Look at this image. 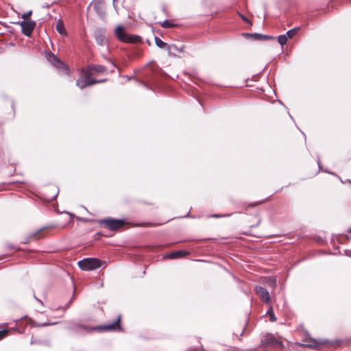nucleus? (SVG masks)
<instances>
[{
  "mask_svg": "<svg viewBox=\"0 0 351 351\" xmlns=\"http://www.w3.org/2000/svg\"><path fill=\"white\" fill-rule=\"evenodd\" d=\"M297 32H298V29L294 28V29L289 30L285 35L287 36V38H291L296 34Z\"/></svg>",
  "mask_w": 351,
  "mask_h": 351,
  "instance_id": "obj_16",
  "label": "nucleus"
},
{
  "mask_svg": "<svg viewBox=\"0 0 351 351\" xmlns=\"http://www.w3.org/2000/svg\"><path fill=\"white\" fill-rule=\"evenodd\" d=\"M267 314L269 315V317H270V320L271 322H275L276 320V318L274 315V311H273V308L271 306H270L267 311Z\"/></svg>",
  "mask_w": 351,
  "mask_h": 351,
  "instance_id": "obj_17",
  "label": "nucleus"
},
{
  "mask_svg": "<svg viewBox=\"0 0 351 351\" xmlns=\"http://www.w3.org/2000/svg\"><path fill=\"white\" fill-rule=\"evenodd\" d=\"M8 331L7 330L0 331V339H2L7 334Z\"/></svg>",
  "mask_w": 351,
  "mask_h": 351,
  "instance_id": "obj_23",
  "label": "nucleus"
},
{
  "mask_svg": "<svg viewBox=\"0 0 351 351\" xmlns=\"http://www.w3.org/2000/svg\"><path fill=\"white\" fill-rule=\"evenodd\" d=\"M240 16L241 17V19H242L244 21L247 22V23H250L249 20H248L245 16H244L243 15L240 14Z\"/></svg>",
  "mask_w": 351,
  "mask_h": 351,
  "instance_id": "obj_24",
  "label": "nucleus"
},
{
  "mask_svg": "<svg viewBox=\"0 0 351 351\" xmlns=\"http://www.w3.org/2000/svg\"><path fill=\"white\" fill-rule=\"evenodd\" d=\"M156 44L158 47L160 48H163L166 46V43H164L162 40H161L159 38L156 37L155 38Z\"/></svg>",
  "mask_w": 351,
  "mask_h": 351,
  "instance_id": "obj_18",
  "label": "nucleus"
},
{
  "mask_svg": "<svg viewBox=\"0 0 351 351\" xmlns=\"http://www.w3.org/2000/svg\"><path fill=\"white\" fill-rule=\"evenodd\" d=\"M38 232H39V231H38V232H35V233H34V234H33L31 237H32V238L35 237L38 234Z\"/></svg>",
  "mask_w": 351,
  "mask_h": 351,
  "instance_id": "obj_26",
  "label": "nucleus"
},
{
  "mask_svg": "<svg viewBox=\"0 0 351 351\" xmlns=\"http://www.w3.org/2000/svg\"><path fill=\"white\" fill-rule=\"evenodd\" d=\"M162 27H171L173 25L168 21H165L161 24Z\"/></svg>",
  "mask_w": 351,
  "mask_h": 351,
  "instance_id": "obj_22",
  "label": "nucleus"
},
{
  "mask_svg": "<svg viewBox=\"0 0 351 351\" xmlns=\"http://www.w3.org/2000/svg\"><path fill=\"white\" fill-rule=\"evenodd\" d=\"M104 80L95 81L90 78V75L87 71L84 73V76L82 77L77 81L76 85L80 88H84L86 86L95 84L96 83L102 82Z\"/></svg>",
  "mask_w": 351,
  "mask_h": 351,
  "instance_id": "obj_2",
  "label": "nucleus"
},
{
  "mask_svg": "<svg viewBox=\"0 0 351 351\" xmlns=\"http://www.w3.org/2000/svg\"><path fill=\"white\" fill-rule=\"evenodd\" d=\"M32 13V11H29L28 12L24 13L22 15V19H23V21L30 20L29 16H31Z\"/></svg>",
  "mask_w": 351,
  "mask_h": 351,
  "instance_id": "obj_21",
  "label": "nucleus"
},
{
  "mask_svg": "<svg viewBox=\"0 0 351 351\" xmlns=\"http://www.w3.org/2000/svg\"><path fill=\"white\" fill-rule=\"evenodd\" d=\"M47 59L50 61L54 66L57 67H61L63 65V63L57 58L53 54H49L47 56Z\"/></svg>",
  "mask_w": 351,
  "mask_h": 351,
  "instance_id": "obj_10",
  "label": "nucleus"
},
{
  "mask_svg": "<svg viewBox=\"0 0 351 351\" xmlns=\"http://www.w3.org/2000/svg\"><path fill=\"white\" fill-rule=\"evenodd\" d=\"M116 35L123 42H134V40H132L129 36H128L123 31V29L121 26H118L116 28Z\"/></svg>",
  "mask_w": 351,
  "mask_h": 351,
  "instance_id": "obj_7",
  "label": "nucleus"
},
{
  "mask_svg": "<svg viewBox=\"0 0 351 351\" xmlns=\"http://www.w3.org/2000/svg\"><path fill=\"white\" fill-rule=\"evenodd\" d=\"M186 254V252L184 251H177L176 252H173L168 255V258H178L182 257Z\"/></svg>",
  "mask_w": 351,
  "mask_h": 351,
  "instance_id": "obj_11",
  "label": "nucleus"
},
{
  "mask_svg": "<svg viewBox=\"0 0 351 351\" xmlns=\"http://www.w3.org/2000/svg\"><path fill=\"white\" fill-rule=\"evenodd\" d=\"M105 71V68L101 65H95L90 66L88 72L90 75H94L97 73H103Z\"/></svg>",
  "mask_w": 351,
  "mask_h": 351,
  "instance_id": "obj_9",
  "label": "nucleus"
},
{
  "mask_svg": "<svg viewBox=\"0 0 351 351\" xmlns=\"http://www.w3.org/2000/svg\"><path fill=\"white\" fill-rule=\"evenodd\" d=\"M276 280L274 277H269L266 279L267 284H268L271 287H274L276 286Z\"/></svg>",
  "mask_w": 351,
  "mask_h": 351,
  "instance_id": "obj_14",
  "label": "nucleus"
},
{
  "mask_svg": "<svg viewBox=\"0 0 351 351\" xmlns=\"http://www.w3.org/2000/svg\"><path fill=\"white\" fill-rule=\"evenodd\" d=\"M255 292L263 302L265 303H269L270 302L269 291L265 288L256 286L255 287Z\"/></svg>",
  "mask_w": 351,
  "mask_h": 351,
  "instance_id": "obj_4",
  "label": "nucleus"
},
{
  "mask_svg": "<svg viewBox=\"0 0 351 351\" xmlns=\"http://www.w3.org/2000/svg\"><path fill=\"white\" fill-rule=\"evenodd\" d=\"M262 342L266 346H280L282 345L281 341L272 335L265 336Z\"/></svg>",
  "mask_w": 351,
  "mask_h": 351,
  "instance_id": "obj_6",
  "label": "nucleus"
},
{
  "mask_svg": "<svg viewBox=\"0 0 351 351\" xmlns=\"http://www.w3.org/2000/svg\"><path fill=\"white\" fill-rule=\"evenodd\" d=\"M97 42L99 45H102L106 43V38L104 36H100L96 37Z\"/></svg>",
  "mask_w": 351,
  "mask_h": 351,
  "instance_id": "obj_20",
  "label": "nucleus"
},
{
  "mask_svg": "<svg viewBox=\"0 0 351 351\" xmlns=\"http://www.w3.org/2000/svg\"><path fill=\"white\" fill-rule=\"evenodd\" d=\"M103 223L110 230H117L124 224V222L122 220L112 219H104Z\"/></svg>",
  "mask_w": 351,
  "mask_h": 351,
  "instance_id": "obj_5",
  "label": "nucleus"
},
{
  "mask_svg": "<svg viewBox=\"0 0 351 351\" xmlns=\"http://www.w3.org/2000/svg\"><path fill=\"white\" fill-rule=\"evenodd\" d=\"M102 5H103V3L99 1L94 2L93 4L94 10L95 11H97L101 15L104 14L103 11L101 10Z\"/></svg>",
  "mask_w": 351,
  "mask_h": 351,
  "instance_id": "obj_13",
  "label": "nucleus"
},
{
  "mask_svg": "<svg viewBox=\"0 0 351 351\" xmlns=\"http://www.w3.org/2000/svg\"><path fill=\"white\" fill-rule=\"evenodd\" d=\"M10 247L12 248V249H16V247H14V246H10Z\"/></svg>",
  "mask_w": 351,
  "mask_h": 351,
  "instance_id": "obj_27",
  "label": "nucleus"
},
{
  "mask_svg": "<svg viewBox=\"0 0 351 351\" xmlns=\"http://www.w3.org/2000/svg\"><path fill=\"white\" fill-rule=\"evenodd\" d=\"M120 320H121V317L119 316L114 324L105 325L104 326H101V328L106 330H115L117 328H120V326H119Z\"/></svg>",
  "mask_w": 351,
  "mask_h": 351,
  "instance_id": "obj_8",
  "label": "nucleus"
},
{
  "mask_svg": "<svg viewBox=\"0 0 351 351\" xmlns=\"http://www.w3.org/2000/svg\"><path fill=\"white\" fill-rule=\"evenodd\" d=\"M350 232H351V228H350Z\"/></svg>",
  "mask_w": 351,
  "mask_h": 351,
  "instance_id": "obj_28",
  "label": "nucleus"
},
{
  "mask_svg": "<svg viewBox=\"0 0 351 351\" xmlns=\"http://www.w3.org/2000/svg\"><path fill=\"white\" fill-rule=\"evenodd\" d=\"M254 37H256V38H260V39H273L274 37L273 36H266V35H261V34H255L254 35Z\"/></svg>",
  "mask_w": 351,
  "mask_h": 351,
  "instance_id": "obj_19",
  "label": "nucleus"
},
{
  "mask_svg": "<svg viewBox=\"0 0 351 351\" xmlns=\"http://www.w3.org/2000/svg\"><path fill=\"white\" fill-rule=\"evenodd\" d=\"M287 36L286 35H280L278 37V43L281 45H283L285 44H286V43L287 42Z\"/></svg>",
  "mask_w": 351,
  "mask_h": 351,
  "instance_id": "obj_15",
  "label": "nucleus"
},
{
  "mask_svg": "<svg viewBox=\"0 0 351 351\" xmlns=\"http://www.w3.org/2000/svg\"><path fill=\"white\" fill-rule=\"evenodd\" d=\"M56 30L61 35H65L66 32L62 21H58L56 23Z\"/></svg>",
  "mask_w": 351,
  "mask_h": 351,
  "instance_id": "obj_12",
  "label": "nucleus"
},
{
  "mask_svg": "<svg viewBox=\"0 0 351 351\" xmlns=\"http://www.w3.org/2000/svg\"><path fill=\"white\" fill-rule=\"evenodd\" d=\"M51 324H47V323H44V324H39L38 326H47V325H50Z\"/></svg>",
  "mask_w": 351,
  "mask_h": 351,
  "instance_id": "obj_25",
  "label": "nucleus"
},
{
  "mask_svg": "<svg viewBox=\"0 0 351 351\" xmlns=\"http://www.w3.org/2000/svg\"><path fill=\"white\" fill-rule=\"evenodd\" d=\"M78 266L85 271L94 270L101 266V262L97 258H88L78 261Z\"/></svg>",
  "mask_w": 351,
  "mask_h": 351,
  "instance_id": "obj_1",
  "label": "nucleus"
},
{
  "mask_svg": "<svg viewBox=\"0 0 351 351\" xmlns=\"http://www.w3.org/2000/svg\"><path fill=\"white\" fill-rule=\"evenodd\" d=\"M22 29V32L27 36H30L34 30L36 23L32 20L23 21L19 23Z\"/></svg>",
  "mask_w": 351,
  "mask_h": 351,
  "instance_id": "obj_3",
  "label": "nucleus"
}]
</instances>
